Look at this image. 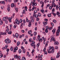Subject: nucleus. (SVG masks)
<instances>
[{
  "label": "nucleus",
  "instance_id": "nucleus-1",
  "mask_svg": "<svg viewBox=\"0 0 60 60\" xmlns=\"http://www.w3.org/2000/svg\"><path fill=\"white\" fill-rule=\"evenodd\" d=\"M58 28V29L56 32V36H57L59 35V33L60 32V26H59Z\"/></svg>",
  "mask_w": 60,
  "mask_h": 60
},
{
  "label": "nucleus",
  "instance_id": "nucleus-2",
  "mask_svg": "<svg viewBox=\"0 0 60 60\" xmlns=\"http://www.w3.org/2000/svg\"><path fill=\"white\" fill-rule=\"evenodd\" d=\"M38 41L39 42H40V41L41 40V42L42 41H43V40H44V37H42L41 39L40 38V36L39 35H38Z\"/></svg>",
  "mask_w": 60,
  "mask_h": 60
},
{
  "label": "nucleus",
  "instance_id": "nucleus-3",
  "mask_svg": "<svg viewBox=\"0 0 60 60\" xmlns=\"http://www.w3.org/2000/svg\"><path fill=\"white\" fill-rule=\"evenodd\" d=\"M52 7H53V6H54V7H55L56 6V4L54 3L55 2V0H52Z\"/></svg>",
  "mask_w": 60,
  "mask_h": 60
},
{
  "label": "nucleus",
  "instance_id": "nucleus-4",
  "mask_svg": "<svg viewBox=\"0 0 60 60\" xmlns=\"http://www.w3.org/2000/svg\"><path fill=\"white\" fill-rule=\"evenodd\" d=\"M30 19L32 22H34V17L33 16H30Z\"/></svg>",
  "mask_w": 60,
  "mask_h": 60
},
{
  "label": "nucleus",
  "instance_id": "nucleus-5",
  "mask_svg": "<svg viewBox=\"0 0 60 60\" xmlns=\"http://www.w3.org/2000/svg\"><path fill=\"white\" fill-rule=\"evenodd\" d=\"M52 41H56V40L53 37H52L50 40V42H52Z\"/></svg>",
  "mask_w": 60,
  "mask_h": 60
},
{
  "label": "nucleus",
  "instance_id": "nucleus-6",
  "mask_svg": "<svg viewBox=\"0 0 60 60\" xmlns=\"http://www.w3.org/2000/svg\"><path fill=\"white\" fill-rule=\"evenodd\" d=\"M51 49L52 50L51 51V52L52 53H53L54 52V48L53 47H51Z\"/></svg>",
  "mask_w": 60,
  "mask_h": 60
},
{
  "label": "nucleus",
  "instance_id": "nucleus-7",
  "mask_svg": "<svg viewBox=\"0 0 60 60\" xmlns=\"http://www.w3.org/2000/svg\"><path fill=\"white\" fill-rule=\"evenodd\" d=\"M18 47L16 46L15 48H14V52H15L16 51V50H18Z\"/></svg>",
  "mask_w": 60,
  "mask_h": 60
},
{
  "label": "nucleus",
  "instance_id": "nucleus-8",
  "mask_svg": "<svg viewBox=\"0 0 60 60\" xmlns=\"http://www.w3.org/2000/svg\"><path fill=\"white\" fill-rule=\"evenodd\" d=\"M15 23L16 24H17V25L19 24V21H18V20H15Z\"/></svg>",
  "mask_w": 60,
  "mask_h": 60
},
{
  "label": "nucleus",
  "instance_id": "nucleus-9",
  "mask_svg": "<svg viewBox=\"0 0 60 60\" xmlns=\"http://www.w3.org/2000/svg\"><path fill=\"white\" fill-rule=\"evenodd\" d=\"M29 25L28 26H29L30 27L31 26V21L30 20H29Z\"/></svg>",
  "mask_w": 60,
  "mask_h": 60
},
{
  "label": "nucleus",
  "instance_id": "nucleus-10",
  "mask_svg": "<svg viewBox=\"0 0 60 60\" xmlns=\"http://www.w3.org/2000/svg\"><path fill=\"white\" fill-rule=\"evenodd\" d=\"M20 44V42L19 41H18L17 43V46H19Z\"/></svg>",
  "mask_w": 60,
  "mask_h": 60
},
{
  "label": "nucleus",
  "instance_id": "nucleus-11",
  "mask_svg": "<svg viewBox=\"0 0 60 60\" xmlns=\"http://www.w3.org/2000/svg\"><path fill=\"white\" fill-rule=\"evenodd\" d=\"M32 6H36L37 5V3L35 2H34L33 4V5H32Z\"/></svg>",
  "mask_w": 60,
  "mask_h": 60
},
{
  "label": "nucleus",
  "instance_id": "nucleus-12",
  "mask_svg": "<svg viewBox=\"0 0 60 60\" xmlns=\"http://www.w3.org/2000/svg\"><path fill=\"white\" fill-rule=\"evenodd\" d=\"M54 44L55 45H58V44H59V43H58V42L57 41L55 42L54 43Z\"/></svg>",
  "mask_w": 60,
  "mask_h": 60
},
{
  "label": "nucleus",
  "instance_id": "nucleus-13",
  "mask_svg": "<svg viewBox=\"0 0 60 60\" xmlns=\"http://www.w3.org/2000/svg\"><path fill=\"white\" fill-rule=\"evenodd\" d=\"M0 58H1V57H2L3 56V54H2V53H1V51H0Z\"/></svg>",
  "mask_w": 60,
  "mask_h": 60
},
{
  "label": "nucleus",
  "instance_id": "nucleus-14",
  "mask_svg": "<svg viewBox=\"0 0 60 60\" xmlns=\"http://www.w3.org/2000/svg\"><path fill=\"white\" fill-rule=\"evenodd\" d=\"M15 36L16 38H18L19 37V35L18 33H16L15 34Z\"/></svg>",
  "mask_w": 60,
  "mask_h": 60
},
{
  "label": "nucleus",
  "instance_id": "nucleus-15",
  "mask_svg": "<svg viewBox=\"0 0 60 60\" xmlns=\"http://www.w3.org/2000/svg\"><path fill=\"white\" fill-rule=\"evenodd\" d=\"M7 40H8V43H11V40H10L8 38H7Z\"/></svg>",
  "mask_w": 60,
  "mask_h": 60
},
{
  "label": "nucleus",
  "instance_id": "nucleus-16",
  "mask_svg": "<svg viewBox=\"0 0 60 60\" xmlns=\"http://www.w3.org/2000/svg\"><path fill=\"white\" fill-rule=\"evenodd\" d=\"M47 23H48L47 22H43V24H44V25H47Z\"/></svg>",
  "mask_w": 60,
  "mask_h": 60
},
{
  "label": "nucleus",
  "instance_id": "nucleus-17",
  "mask_svg": "<svg viewBox=\"0 0 60 60\" xmlns=\"http://www.w3.org/2000/svg\"><path fill=\"white\" fill-rule=\"evenodd\" d=\"M52 32L53 33H55L56 32V29L54 28V29L52 30Z\"/></svg>",
  "mask_w": 60,
  "mask_h": 60
},
{
  "label": "nucleus",
  "instance_id": "nucleus-18",
  "mask_svg": "<svg viewBox=\"0 0 60 60\" xmlns=\"http://www.w3.org/2000/svg\"><path fill=\"white\" fill-rule=\"evenodd\" d=\"M0 3L1 4H5V2L4 1H2L1 2V1H0Z\"/></svg>",
  "mask_w": 60,
  "mask_h": 60
},
{
  "label": "nucleus",
  "instance_id": "nucleus-19",
  "mask_svg": "<svg viewBox=\"0 0 60 60\" xmlns=\"http://www.w3.org/2000/svg\"><path fill=\"white\" fill-rule=\"evenodd\" d=\"M41 12L42 13H44V10H42L41 9Z\"/></svg>",
  "mask_w": 60,
  "mask_h": 60
},
{
  "label": "nucleus",
  "instance_id": "nucleus-20",
  "mask_svg": "<svg viewBox=\"0 0 60 60\" xmlns=\"http://www.w3.org/2000/svg\"><path fill=\"white\" fill-rule=\"evenodd\" d=\"M14 56L15 58L16 59L17 58L18 56V55H14Z\"/></svg>",
  "mask_w": 60,
  "mask_h": 60
},
{
  "label": "nucleus",
  "instance_id": "nucleus-21",
  "mask_svg": "<svg viewBox=\"0 0 60 60\" xmlns=\"http://www.w3.org/2000/svg\"><path fill=\"white\" fill-rule=\"evenodd\" d=\"M22 51L23 53H26V50H25V49H23L22 50Z\"/></svg>",
  "mask_w": 60,
  "mask_h": 60
},
{
  "label": "nucleus",
  "instance_id": "nucleus-22",
  "mask_svg": "<svg viewBox=\"0 0 60 60\" xmlns=\"http://www.w3.org/2000/svg\"><path fill=\"white\" fill-rule=\"evenodd\" d=\"M3 23V21L1 20L0 21V25H2Z\"/></svg>",
  "mask_w": 60,
  "mask_h": 60
},
{
  "label": "nucleus",
  "instance_id": "nucleus-23",
  "mask_svg": "<svg viewBox=\"0 0 60 60\" xmlns=\"http://www.w3.org/2000/svg\"><path fill=\"white\" fill-rule=\"evenodd\" d=\"M40 46V43H38L37 45V48H38L39 46Z\"/></svg>",
  "mask_w": 60,
  "mask_h": 60
},
{
  "label": "nucleus",
  "instance_id": "nucleus-24",
  "mask_svg": "<svg viewBox=\"0 0 60 60\" xmlns=\"http://www.w3.org/2000/svg\"><path fill=\"white\" fill-rule=\"evenodd\" d=\"M12 32L11 31H10L9 32H8V34H11Z\"/></svg>",
  "mask_w": 60,
  "mask_h": 60
},
{
  "label": "nucleus",
  "instance_id": "nucleus-25",
  "mask_svg": "<svg viewBox=\"0 0 60 60\" xmlns=\"http://www.w3.org/2000/svg\"><path fill=\"white\" fill-rule=\"evenodd\" d=\"M3 21H5V20H6V19L5 17H4L3 18Z\"/></svg>",
  "mask_w": 60,
  "mask_h": 60
},
{
  "label": "nucleus",
  "instance_id": "nucleus-26",
  "mask_svg": "<svg viewBox=\"0 0 60 60\" xmlns=\"http://www.w3.org/2000/svg\"><path fill=\"white\" fill-rule=\"evenodd\" d=\"M53 22L54 23H56V20H55V19H53Z\"/></svg>",
  "mask_w": 60,
  "mask_h": 60
},
{
  "label": "nucleus",
  "instance_id": "nucleus-27",
  "mask_svg": "<svg viewBox=\"0 0 60 60\" xmlns=\"http://www.w3.org/2000/svg\"><path fill=\"white\" fill-rule=\"evenodd\" d=\"M14 4L12 3L11 4V7H14Z\"/></svg>",
  "mask_w": 60,
  "mask_h": 60
},
{
  "label": "nucleus",
  "instance_id": "nucleus-28",
  "mask_svg": "<svg viewBox=\"0 0 60 60\" xmlns=\"http://www.w3.org/2000/svg\"><path fill=\"white\" fill-rule=\"evenodd\" d=\"M22 19H20V21H19V22H20V23H22Z\"/></svg>",
  "mask_w": 60,
  "mask_h": 60
},
{
  "label": "nucleus",
  "instance_id": "nucleus-29",
  "mask_svg": "<svg viewBox=\"0 0 60 60\" xmlns=\"http://www.w3.org/2000/svg\"><path fill=\"white\" fill-rule=\"evenodd\" d=\"M47 51H48V53H51V51H50V50H49L48 49Z\"/></svg>",
  "mask_w": 60,
  "mask_h": 60
},
{
  "label": "nucleus",
  "instance_id": "nucleus-30",
  "mask_svg": "<svg viewBox=\"0 0 60 60\" xmlns=\"http://www.w3.org/2000/svg\"><path fill=\"white\" fill-rule=\"evenodd\" d=\"M8 31H9V29L8 28L7 29V30H5L6 32H7V31L8 32Z\"/></svg>",
  "mask_w": 60,
  "mask_h": 60
},
{
  "label": "nucleus",
  "instance_id": "nucleus-31",
  "mask_svg": "<svg viewBox=\"0 0 60 60\" xmlns=\"http://www.w3.org/2000/svg\"><path fill=\"white\" fill-rule=\"evenodd\" d=\"M22 60H26V58L24 57H23L22 58Z\"/></svg>",
  "mask_w": 60,
  "mask_h": 60
},
{
  "label": "nucleus",
  "instance_id": "nucleus-32",
  "mask_svg": "<svg viewBox=\"0 0 60 60\" xmlns=\"http://www.w3.org/2000/svg\"><path fill=\"white\" fill-rule=\"evenodd\" d=\"M37 12V10H35L34 11V13H36Z\"/></svg>",
  "mask_w": 60,
  "mask_h": 60
},
{
  "label": "nucleus",
  "instance_id": "nucleus-33",
  "mask_svg": "<svg viewBox=\"0 0 60 60\" xmlns=\"http://www.w3.org/2000/svg\"><path fill=\"white\" fill-rule=\"evenodd\" d=\"M5 49H7V48H8V45H6L4 47Z\"/></svg>",
  "mask_w": 60,
  "mask_h": 60
},
{
  "label": "nucleus",
  "instance_id": "nucleus-34",
  "mask_svg": "<svg viewBox=\"0 0 60 60\" xmlns=\"http://www.w3.org/2000/svg\"><path fill=\"white\" fill-rule=\"evenodd\" d=\"M5 23L6 24H7L8 23V20H7V19H6V20H5Z\"/></svg>",
  "mask_w": 60,
  "mask_h": 60
},
{
  "label": "nucleus",
  "instance_id": "nucleus-35",
  "mask_svg": "<svg viewBox=\"0 0 60 60\" xmlns=\"http://www.w3.org/2000/svg\"><path fill=\"white\" fill-rule=\"evenodd\" d=\"M28 34H31V31H28Z\"/></svg>",
  "mask_w": 60,
  "mask_h": 60
},
{
  "label": "nucleus",
  "instance_id": "nucleus-36",
  "mask_svg": "<svg viewBox=\"0 0 60 60\" xmlns=\"http://www.w3.org/2000/svg\"><path fill=\"white\" fill-rule=\"evenodd\" d=\"M19 0H15V1H14V3H17V2H18Z\"/></svg>",
  "mask_w": 60,
  "mask_h": 60
},
{
  "label": "nucleus",
  "instance_id": "nucleus-37",
  "mask_svg": "<svg viewBox=\"0 0 60 60\" xmlns=\"http://www.w3.org/2000/svg\"><path fill=\"white\" fill-rule=\"evenodd\" d=\"M21 52H22V51L21 49H19V53H21Z\"/></svg>",
  "mask_w": 60,
  "mask_h": 60
},
{
  "label": "nucleus",
  "instance_id": "nucleus-38",
  "mask_svg": "<svg viewBox=\"0 0 60 60\" xmlns=\"http://www.w3.org/2000/svg\"><path fill=\"white\" fill-rule=\"evenodd\" d=\"M19 59H20L21 58L19 56H18L17 58V59L18 60V59H19Z\"/></svg>",
  "mask_w": 60,
  "mask_h": 60
},
{
  "label": "nucleus",
  "instance_id": "nucleus-39",
  "mask_svg": "<svg viewBox=\"0 0 60 60\" xmlns=\"http://www.w3.org/2000/svg\"><path fill=\"white\" fill-rule=\"evenodd\" d=\"M58 5H56V10H57L58 9Z\"/></svg>",
  "mask_w": 60,
  "mask_h": 60
},
{
  "label": "nucleus",
  "instance_id": "nucleus-40",
  "mask_svg": "<svg viewBox=\"0 0 60 60\" xmlns=\"http://www.w3.org/2000/svg\"><path fill=\"white\" fill-rule=\"evenodd\" d=\"M5 42H7V43H8V40H7V39L5 40Z\"/></svg>",
  "mask_w": 60,
  "mask_h": 60
},
{
  "label": "nucleus",
  "instance_id": "nucleus-41",
  "mask_svg": "<svg viewBox=\"0 0 60 60\" xmlns=\"http://www.w3.org/2000/svg\"><path fill=\"white\" fill-rule=\"evenodd\" d=\"M35 8V7L34 6L33 7V8L32 9V10L33 11H34V8Z\"/></svg>",
  "mask_w": 60,
  "mask_h": 60
},
{
  "label": "nucleus",
  "instance_id": "nucleus-42",
  "mask_svg": "<svg viewBox=\"0 0 60 60\" xmlns=\"http://www.w3.org/2000/svg\"><path fill=\"white\" fill-rule=\"evenodd\" d=\"M22 36H23H23H24V35H22V36L20 35L19 37V38H22Z\"/></svg>",
  "mask_w": 60,
  "mask_h": 60
},
{
  "label": "nucleus",
  "instance_id": "nucleus-43",
  "mask_svg": "<svg viewBox=\"0 0 60 60\" xmlns=\"http://www.w3.org/2000/svg\"><path fill=\"white\" fill-rule=\"evenodd\" d=\"M7 9L8 11H10V8H7Z\"/></svg>",
  "mask_w": 60,
  "mask_h": 60
},
{
  "label": "nucleus",
  "instance_id": "nucleus-44",
  "mask_svg": "<svg viewBox=\"0 0 60 60\" xmlns=\"http://www.w3.org/2000/svg\"><path fill=\"white\" fill-rule=\"evenodd\" d=\"M0 35H4V33L1 32L0 33Z\"/></svg>",
  "mask_w": 60,
  "mask_h": 60
},
{
  "label": "nucleus",
  "instance_id": "nucleus-45",
  "mask_svg": "<svg viewBox=\"0 0 60 60\" xmlns=\"http://www.w3.org/2000/svg\"><path fill=\"white\" fill-rule=\"evenodd\" d=\"M48 17H51V14H49L48 15Z\"/></svg>",
  "mask_w": 60,
  "mask_h": 60
},
{
  "label": "nucleus",
  "instance_id": "nucleus-46",
  "mask_svg": "<svg viewBox=\"0 0 60 60\" xmlns=\"http://www.w3.org/2000/svg\"><path fill=\"white\" fill-rule=\"evenodd\" d=\"M15 10L16 11V12H18V8H16V9H15Z\"/></svg>",
  "mask_w": 60,
  "mask_h": 60
},
{
  "label": "nucleus",
  "instance_id": "nucleus-47",
  "mask_svg": "<svg viewBox=\"0 0 60 60\" xmlns=\"http://www.w3.org/2000/svg\"><path fill=\"white\" fill-rule=\"evenodd\" d=\"M34 35L35 36L36 35V32H35L34 33Z\"/></svg>",
  "mask_w": 60,
  "mask_h": 60
},
{
  "label": "nucleus",
  "instance_id": "nucleus-48",
  "mask_svg": "<svg viewBox=\"0 0 60 60\" xmlns=\"http://www.w3.org/2000/svg\"><path fill=\"white\" fill-rule=\"evenodd\" d=\"M9 50H10V49H9L8 48L7 49V52H8L9 51Z\"/></svg>",
  "mask_w": 60,
  "mask_h": 60
},
{
  "label": "nucleus",
  "instance_id": "nucleus-49",
  "mask_svg": "<svg viewBox=\"0 0 60 60\" xmlns=\"http://www.w3.org/2000/svg\"><path fill=\"white\" fill-rule=\"evenodd\" d=\"M23 23H26V22L25 21V19H24L23 20Z\"/></svg>",
  "mask_w": 60,
  "mask_h": 60
},
{
  "label": "nucleus",
  "instance_id": "nucleus-50",
  "mask_svg": "<svg viewBox=\"0 0 60 60\" xmlns=\"http://www.w3.org/2000/svg\"><path fill=\"white\" fill-rule=\"evenodd\" d=\"M52 13L53 14V15H54V16H56V14H55L54 13L52 12Z\"/></svg>",
  "mask_w": 60,
  "mask_h": 60
},
{
  "label": "nucleus",
  "instance_id": "nucleus-51",
  "mask_svg": "<svg viewBox=\"0 0 60 60\" xmlns=\"http://www.w3.org/2000/svg\"><path fill=\"white\" fill-rule=\"evenodd\" d=\"M51 25L52 26H54V24L52 22H51Z\"/></svg>",
  "mask_w": 60,
  "mask_h": 60
},
{
  "label": "nucleus",
  "instance_id": "nucleus-52",
  "mask_svg": "<svg viewBox=\"0 0 60 60\" xmlns=\"http://www.w3.org/2000/svg\"><path fill=\"white\" fill-rule=\"evenodd\" d=\"M46 30H47L49 29V26H47L46 27Z\"/></svg>",
  "mask_w": 60,
  "mask_h": 60
},
{
  "label": "nucleus",
  "instance_id": "nucleus-53",
  "mask_svg": "<svg viewBox=\"0 0 60 60\" xmlns=\"http://www.w3.org/2000/svg\"><path fill=\"white\" fill-rule=\"evenodd\" d=\"M59 55L58 54L56 56V58H59Z\"/></svg>",
  "mask_w": 60,
  "mask_h": 60
},
{
  "label": "nucleus",
  "instance_id": "nucleus-54",
  "mask_svg": "<svg viewBox=\"0 0 60 60\" xmlns=\"http://www.w3.org/2000/svg\"><path fill=\"white\" fill-rule=\"evenodd\" d=\"M49 50H50L51 49V46H49Z\"/></svg>",
  "mask_w": 60,
  "mask_h": 60
},
{
  "label": "nucleus",
  "instance_id": "nucleus-55",
  "mask_svg": "<svg viewBox=\"0 0 60 60\" xmlns=\"http://www.w3.org/2000/svg\"><path fill=\"white\" fill-rule=\"evenodd\" d=\"M32 40V38H30L29 39V41L30 42H31V40Z\"/></svg>",
  "mask_w": 60,
  "mask_h": 60
},
{
  "label": "nucleus",
  "instance_id": "nucleus-56",
  "mask_svg": "<svg viewBox=\"0 0 60 60\" xmlns=\"http://www.w3.org/2000/svg\"><path fill=\"white\" fill-rule=\"evenodd\" d=\"M10 50L11 51H12V50H13V48H12V47H11L10 48Z\"/></svg>",
  "mask_w": 60,
  "mask_h": 60
},
{
  "label": "nucleus",
  "instance_id": "nucleus-57",
  "mask_svg": "<svg viewBox=\"0 0 60 60\" xmlns=\"http://www.w3.org/2000/svg\"><path fill=\"white\" fill-rule=\"evenodd\" d=\"M25 9L26 11H27V7H25Z\"/></svg>",
  "mask_w": 60,
  "mask_h": 60
},
{
  "label": "nucleus",
  "instance_id": "nucleus-58",
  "mask_svg": "<svg viewBox=\"0 0 60 60\" xmlns=\"http://www.w3.org/2000/svg\"><path fill=\"white\" fill-rule=\"evenodd\" d=\"M33 46V49H35V47L36 46V45H34Z\"/></svg>",
  "mask_w": 60,
  "mask_h": 60
},
{
  "label": "nucleus",
  "instance_id": "nucleus-59",
  "mask_svg": "<svg viewBox=\"0 0 60 60\" xmlns=\"http://www.w3.org/2000/svg\"><path fill=\"white\" fill-rule=\"evenodd\" d=\"M25 10H23V13L24 14H25Z\"/></svg>",
  "mask_w": 60,
  "mask_h": 60
},
{
  "label": "nucleus",
  "instance_id": "nucleus-60",
  "mask_svg": "<svg viewBox=\"0 0 60 60\" xmlns=\"http://www.w3.org/2000/svg\"><path fill=\"white\" fill-rule=\"evenodd\" d=\"M52 12H54L55 11V9L53 8L52 11Z\"/></svg>",
  "mask_w": 60,
  "mask_h": 60
},
{
  "label": "nucleus",
  "instance_id": "nucleus-61",
  "mask_svg": "<svg viewBox=\"0 0 60 60\" xmlns=\"http://www.w3.org/2000/svg\"><path fill=\"white\" fill-rule=\"evenodd\" d=\"M38 15L39 16V17H40V16H41V13H38Z\"/></svg>",
  "mask_w": 60,
  "mask_h": 60
},
{
  "label": "nucleus",
  "instance_id": "nucleus-62",
  "mask_svg": "<svg viewBox=\"0 0 60 60\" xmlns=\"http://www.w3.org/2000/svg\"><path fill=\"white\" fill-rule=\"evenodd\" d=\"M34 50L33 49L32 50V52H31V53H34Z\"/></svg>",
  "mask_w": 60,
  "mask_h": 60
},
{
  "label": "nucleus",
  "instance_id": "nucleus-63",
  "mask_svg": "<svg viewBox=\"0 0 60 60\" xmlns=\"http://www.w3.org/2000/svg\"><path fill=\"white\" fill-rule=\"evenodd\" d=\"M55 49H58V46H56L55 47Z\"/></svg>",
  "mask_w": 60,
  "mask_h": 60
},
{
  "label": "nucleus",
  "instance_id": "nucleus-64",
  "mask_svg": "<svg viewBox=\"0 0 60 60\" xmlns=\"http://www.w3.org/2000/svg\"><path fill=\"white\" fill-rule=\"evenodd\" d=\"M49 9L50 10H51L52 9V7H51V6H50L49 7Z\"/></svg>",
  "mask_w": 60,
  "mask_h": 60
}]
</instances>
